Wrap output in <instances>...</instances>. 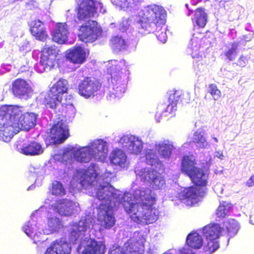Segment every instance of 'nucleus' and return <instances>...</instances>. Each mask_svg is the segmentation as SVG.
<instances>
[{
  "mask_svg": "<svg viewBox=\"0 0 254 254\" xmlns=\"http://www.w3.org/2000/svg\"><path fill=\"white\" fill-rule=\"evenodd\" d=\"M20 108L21 114L15 118H12L19 130L28 131L34 127L36 124L37 115L33 113H24L23 107L14 105Z\"/></svg>",
  "mask_w": 254,
  "mask_h": 254,
  "instance_id": "obj_12",
  "label": "nucleus"
},
{
  "mask_svg": "<svg viewBox=\"0 0 254 254\" xmlns=\"http://www.w3.org/2000/svg\"><path fill=\"white\" fill-rule=\"evenodd\" d=\"M10 90L15 97L21 99H29L33 92L30 84L27 80L20 78L13 81Z\"/></svg>",
  "mask_w": 254,
  "mask_h": 254,
  "instance_id": "obj_11",
  "label": "nucleus"
},
{
  "mask_svg": "<svg viewBox=\"0 0 254 254\" xmlns=\"http://www.w3.org/2000/svg\"><path fill=\"white\" fill-rule=\"evenodd\" d=\"M192 58L195 60V63L197 64L198 62H200V64L202 65L203 58L201 55L199 54V53L196 54L193 52L191 53Z\"/></svg>",
  "mask_w": 254,
  "mask_h": 254,
  "instance_id": "obj_47",
  "label": "nucleus"
},
{
  "mask_svg": "<svg viewBox=\"0 0 254 254\" xmlns=\"http://www.w3.org/2000/svg\"><path fill=\"white\" fill-rule=\"evenodd\" d=\"M238 43H232L231 44V48L224 53L225 56L230 61H231L234 59L237 54V50L238 47Z\"/></svg>",
  "mask_w": 254,
  "mask_h": 254,
  "instance_id": "obj_41",
  "label": "nucleus"
},
{
  "mask_svg": "<svg viewBox=\"0 0 254 254\" xmlns=\"http://www.w3.org/2000/svg\"><path fill=\"white\" fill-rule=\"evenodd\" d=\"M20 149V152L23 154L30 156L38 155L44 152V149L42 145L35 141L24 143Z\"/></svg>",
  "mask_w": 254,
  "mask_h": 254,
  "instance_id": "obj_27",
  "label": "nucleus"
},
{
  "mask_svg": "<svg viewBox=\"0 0 254 254\" xmlns=\"http://www.w3.org/2000/svg\"><path fill=\"white\" fill-rule=\"evenodd\" d=\"M203 244L202 237L196 232L190 233L187 237L186 244L190 248L200 249Z\"/></svg>",
  "mask_w": 254,
  "mask_h": 254,
  "instance_id": "obj_31",
  "label": "nucleus"
},
{
  "mask_svg": "<svg viewBox=\"0 0 254 254\" xmlns=\"http://www.w3.org/2000/svg\"><path fill=\"white\" fill-rule=\"evenodd\" d=\"M111 162L115 165L125 167L127 162V156L121 149H115L112 153Z\"/></svg>",
  "mask_w": 254,
  "mask_h": 254,
  "instance_id": "obj_32",
  "label": "nucleus"
},
{
  "mask_svg": "<svg viewBox=\"0 0 254 254\" xmlns=\"http://www.w3.org/2000/svg\"><path fill=\"white\" fill-rule=\"evenodd\" d=\"M47 224L49 227V231L51 233L57 231L60 228L61 225L59 219L56 217L49 218Z\"/></svg>",
  "mask_w": 254,
  "mask_h": 254,
  "instance_id": "obj_40",
  "label": "nucleus"
},
{
  "mask_svg": "<svg viewBox=\"0 0 254 254\" xmlns=\"http://www.w3.org/2000/svg\"><path fill=\"white\" fill-rule=\"evenodd\" d=\"M207 14L205 12L204 8L200 7L195 10L194 19L199 27H205L207 22Z\"/></svg>",
  "mask_w": 254,
  "mask_h": 254,
  "instance_id": "obj_36",
  "label": "nucleus"
},
{
  "mask_svg": "<svg viewBox=\"0 0 254 254\" xmlns=\"http://www.w3.org/2000/svg\"><path fill=\"white\" fill-rule=\"evenodd\" d=\"M106 245L102 241H97L94 238L86 240L81 254H104Z\"/></svg>",
  "mask_w": 254,
  "mask_h": 254,
  "instance_id": "obj_17",
  "label": "nucleus"
},
{
  "mask_svg": "<svg viewBox=\"0 0 254 254\" xmlns=\"http://www.w3.org/2000/svg\"><path fill=\"white\" fill-rule=\"evenodd\" d=\"M114 73V72L111 71V75L112 78H113L114 76V75H113Z\"/></svg>",
  "mask_w": 254,
  "mask_h": 254,
  "instance_id": "obj_52",
  "label": "nucleus"
},
{
  "mask_svg": "<svg viewBox=\"0 0 254 254\" xmlns=\"http://www.w3.org/2000/svg\"><path fill=\"white\" fill-rule=\"evenodd\" d=\"M208 88V93L212 96L214 100H216L221 97V92L215 84H209Z\"/></svg>",
  "mask_w": 254,
  "mask_h": 254,
  "instance_id": "obj_42",
  "label": "nucleus"
},
{
  "mask_svg": "<svg viewBox=\"0 0 254 254\" xmlns=\"http://www.w3.org/2000/svg\"><path fill=\"white\" fill-rule=\"evenodd\" d=\"M227 229H228V232H231V231L230 228H229L228 227H227Z\"/></svg>",
  "mask_w": 254,
  "mask_h": 254,
  "instance_id": "obj_53",
  "label": "nucleus"
},
{
  "mask_svg": "<svg viewBox=\"0 0 254 254\" xmlns=\"http://www.w3.org/2000/svg\"><path fill=\"white\" fill-rule=\"evenodd\" d=\"M97 4L94 0H80L76 10L77 19L85 20L93 17L96 13Z\"/></svg>",
  "mask_w": 254,
  "mask_h": 254,
  "instance_id": "obj_13",
  "label": "nucleus"
},
{
  "mask_svg": "<svg viewBox=\"0 0 254 254\" xmlns=\"http://www.w3.org/2000/svg\"><path fill=\"white\" fill-rule=\"evenodd\" d=\"M69 34L68 25L66 22H58L52 34L53 41L63 44L67 42Z\"/></svg>",
  "mask_w": 254,
  "mask_h": 254,
  "instance_id": "obj_16",
  "label": "nucleus"
},
{
  "mask_svg": "<svg viewBox=\"0 0 254 254\" xmlns=\"http://www.w3.org/2000/svg\"><path fill=\"white\" fill-rule=\"evenodd\" d=\"M70 234L72 236L74 237L75 239H77L79 237L81 234V231L79 230L78 228H76L75 229H72L70 232Z\"/></svg>",
  "mask_w": 254,
  "mask_h": 254,
  "instance_id": "obj_48",
  "label": "nucleus"
},
{
  "mask_svg": "<svg viewBox=\"0 0 254 254\" xmlns=\"http://www.w3.org/2000/svg\"><path fill=\"white\" fill-rule=\"evenodd\" d=\"M59 50L55 45H45L41 50L40 64L44 70L53 69L57 61Z\"/></svg>",
  "mask_w": 254,
  "mask_h": 254,
  "instance_id": "obj_10",
  "label": "nucleus"
},
{
  "mask_svg": "<svg viewBox=\"0 0 254 254\" xmlns=\"http://www.w3.org/2000/svg\"><path fill=\"white\" fill-rule=\"evenodd\" d=\"M188 94L183 92L181 90H175L170 94L169 97V104L165 110V112L171 115L172 116L175 115L177 111V105L178 103H188L190 99H188Z\"/></svg>",
  "mask_w": 254,
  "mask_h": 254,
  "instance_id": "obj_15",
  "label": "nucleus"
},
{
  "mask_svg": "<svg viewBox=\"0 0 254 254\" xmlns=\"http://www.w3.org/2000/svg\"><path fill=\"white\" fill-rule=\"evenodd\" d=\"M21 114L20 108L13 105H4L0 107V139L8 142L18 132L12 118Z\"/></svg>",
  "mask_w": 254,
  "mask_h": 254,
  "instance_id": "obj_3",
  "label": "nucleus"
},
{
  "mask_svg": "<svg viewBox=\"0 0 254 254\" xmlns=\"http://www.w3.org/2000/svg\"><path fill=\"white\" fill-rule=\"evenodd\" d=\"M95 195L99 200L105 201V203H101L111 205V201L116 197V194L114 188L107 184L105 185H99L95 192Z\"/></svg>",
  "mask_w": 254,
  "mask_h": 254,
  "instance_id": "obj_18",
  "label": "nucleus"
},
{
  "mask_svg": "<svg viewBox=\"0 0 254 254\" xmlns=\"http://www.w3.org/2000/svg\"><path fill=\"white\" fill-rule=\"evenodd\" d=\"M166 15L162 7L156 4L146 6L139 21L138 32L142 35L153 32L155 28L165 25Z\"/></svg>",
  "mask_w": 254,
  "mask_h": 254,
  "instance_id": "obj_2",
  "label": "nucleus"
},
{
  "mask_svg": "<svg viewBox=\"0 0 254 254\" xmlns=\"http://www.w3.org/2000/svg\"><path fill=\"white\" fill-rule=\"evenodd\" d=\"M140 200L133 202L132 194L125 193L122 197V204L127 213L134 222L137 224H149L155 222L158 219V211L153 207L156 202L151 195V190L145 189L140 190Z\"/></svg>",
  "mask_w": 254,
  "mask_h": 254,
  "instance_id": "obj_1",
  "label": "nucleus"
},
{
  "mask_svg": "<svg viewBox=\"0 0 254 254\" xmlns=\"http://www.w3.org/2000/svg\"><path fill=\"white\" fill-rule=\"evenodd\" d=\"M221 232L218 224H210L202 228V233L206 239H218Z\"/></svg>",
  "mask_w": 254,
  "mask_h": 254,
  "instance_id": "obj_30",
  "label": "nucleus"
},
{
  "mask_svg": "<svg viewBox=\"0 0 254 254\" xmlns=\"http://www.w3.org/2000/svg\"><path fill=\"white\" fill-rule=\"evenodd\" d=\"M232 209V206L228 203L223 202L218 207L216 215L217 217L219 218H224L226 216L228 215L229 211Z\"/></svg>",
  "mask_w": 254,
  "mask_h": 254,
  "instance_id": "obj_37",
  "label": "nucleus"
},
{
  "mask_svg": "<svg viewBox=\"0 0 254 254\" xmlns=\"http://www.w3.org/2000/svg\"><path fill=\"white\" fill-rule=\"evenodd\" d=\"M180 254H191V253L189 252V249L187 248H183L181 250H180Z\"/></svg>",
  "mask_w": 254,
  "mask_h": 254,
  "instance_id": "obj_50",
  "label": "nucleus"
},
{
  "mask_svg": "<svg viewBox=\"0 0 254 254\" xmlns=\"http://www.w3.org/2000/svg\"><path fill=\"white\" fill-rule=\"evenodd\" d=\"M212 138L214 139V140L215 141V142H218V140L216 137H213Z\"/></svg>",
  "mask_w": 254,
  "mask_h": 254,
  "instance_id": "obj_51",
  "label": "nucleus"
},
{
  "mask_svg": "<svg viewBox=\"0 0 254 254\" xmlns=\"http://www.w3.org/2000/svg\"><path fill=\"white\" fill-rule=\"evenodd\" d=\"M103 140L99 139L93 142L90 146H85L76 150L74 153L75 159L81 163L89 162L91 157L99 158L105 149Z\"/></svg>",
  "mask_w": 254,
  "mask_h": 254,
  "instance_id": "obj_6",
  "label": "nucleus"
},
{
  "mask_svg": "<svg viewBox=\"0 0 254 254\" xmlns=\"http://www.w3.org/2000/svg\"><path fill=\"white\" fill-rule=\"evenodd\" d=\"M196 65L198 67V66L199 65V64H197Z\"/></svg>",
  "mask_w": 254,
  "mask_h": 254,
  "instance_id": "obj_54",
  "label": "nucleus"
},
{
  "mask_svg": "<svg viewBox=\"0 0 254 254\" xmlns=\"http://www.w3.org/2000/svg\"><path fill=\"white\" fill-rule=\"evenodd\" d=\"M75 206L72 201L63 199L56 203L55 209L61 215L69 216L73 213Z\"/></svg>",
  "mask_w": 254,
  "mask_h": 254,
  "instance_id": "obj_24",
  "label": "nucleus"
},
{
  "mask_svg": "<svg viewBox=\"0 0 254 254\" xmlns=\"http://www.w3.org/2000/svg\"><path fill=\"white\" fill-rule=\"evenodd\" d=\"M111 48L116 52H120L127 49L128 45L125 39L118 35L112 37L110 40Z\"/></svg>",
  "mask_w": 254,
  "mask_h": 254,
  "instance_id": "obj_33",
  "label": "nucleus"
},
{
  "mask_svg": "<svg viewBox=\"0 0 254 254\" xmlns=\"http://www.w3.org/2000/svg\"><path fill=\"white\" fill-rule=\"evenodd\" d=\"M80 183L82 187L87 189L94 185L98 175L93 168H87L78 172Z\"/></svg>",
  "mask_w": 254,
  "mask_h": 254,
  "instance_id": "obj_22",
  "label": "nucleus"
},
{
  "mask_svg": "<svg viewBox=\"0 0 254 254\" xmlns=\"http://www.w3.org/2000/svg\"><path fill=\"white\" fill-rule=\"evenodd\" d=\"M145 156L146 162L148 164L152 165L156 161V156L152 150L146 151Z\"/></svg>",
  "mask_w": 254,
  "mask_h": 254,
  "instance_id": "obj_45",
  "label": "nucleus"
},
{
  "mask_svg": "<svg viewBox=\"0 0 254 254\" xmlns=\"http://www.w3.org/2000/svg\"><path fill=\"white\" fill-rule=\"evenodd\" d=\"M248 60L249 58L248 57L242 55L237 61V64L240 66L244 67L248 62Z\"/></svg>",
  "mask_w": 254,
  "mask_h": 254,
  "instance_id": "obj_46",
  "label": "nucleus"
},
{
  "mask_svg": "<svg viewBox=\"0 0 254 254\" xmlns=\"http://www.w3.org/2000/svg\"><path fill=\"white\" fill-rule=\"evenodd\" d=\"M162 26L159 28H155L153 32H155V35L157 37L158 39L162 43H165L167 40V36L165 29H164L162 31V27L164 26Z\"/></svg>",
  "mask_w": 254,
  "mask_h": 254,
  "instance_id": "obj_44",
  "label": "nucleus"
},
{
  "mask_svg": "<svg viewBox=\"0 0 254 254\" xmlns=\"http://www.w3.org/2000/svg\"><path fill=\"white\" fill-rule=\"evenodd\" d=\"M139 244L138 242L127 241L124 244L125 250L123 251L120 247L110 251V254H141L138 246Z\"/></svg>",
  "mask_w": 254,
  "mask_h": 254,
  "instance_id": "obj_25",
  "label": "nucleus"
},
{
  "mask_svg": "<svg viewBox=\"0 0 254 254\" xmlns=\"http://www.w3.org/2000/svg\"><path fill=\"white\" fill-rule=\"evenodd\" d=\"M246 184V186L249 187L254 186V174L250 178L248 181H247Z\"/></svg>",
  "mask_w": 254,
  "mask_h": 254,
  "instance_id": "obj_49",
  "label": "nucleus"
},
{
  "mask_svg": "<svg viewBox=\"0 0 254 254\" xmlns=\"http://www.w3.org/2000/svg\"><path fill=\"white\" fill-rule=\"evenodd\" d=\"M207 179H206L205 184L193 183L194 186L186 188L182 192L181 199L190 206L200 201L207 194Z\"/></svg>",
  "mask_w": 254,
  "mask_h": 254,
  "instance_id": "obj_7",
  "label": "nucleus"
},
{
  "mask_svg": "<svg viewBox=\"0 0 254 254\" xmlns=\"http://www.w3.org/2000/svg\"><path fill=\"white\" fill-rule=\"evenodd\" d=\"M102 32V30L97 21L88 20L79 27L77 35L81 42L93 43L101 35Z\"/></svg>",
  "mask_w": 254,
  "mask_h": 254,
  "instance_id": "obj_8",
  "label": "nucleus"
},
{
  "mask_svg": "<svg viewBox=\"0 0 254 254\" xmlns=\"http://www.w3.org/2000/svg\"><path fill=\"white\" fill-rule=\"evenodd\" d=\"M23 229L26 234L28 236L31 237L35 243L36 242V240H35V237L37 235V230L34 229L32 227V224H27L25 225L23 227ZM37 241H40V240H38Z\"/></svg>",
  "mask_w": 254,
  "mask_h": 254,
  "instance_id": "obj_43",
  "label": "nucleus"
},
{
  "mask_svg": "<svg viewBox=\"0 0 254 254\" xmlns=\"http://www.w3.org/2000/svg\"><path fill=\"white\" fill-rule=\"evenodd\" d=\"M145 179L148 181L154 189L159 190L165 185V180L157 175V172L154 170L148 171L145 175Z\"/></svg>",
  "mask_w": 254,
  "mask_h": 254,
  "instance_id": "obj_29",
  "label": "nucleus"
},
{
  "mask_svg": "<svg viewBox=\"0 0 254 254\" xmlns=\"http://www.w3.org/2000/svg\"><path fill=\"white\" fill-rule=\"evenodd\" d=\"M196 165L195 160L192 155H184L181 162V172L188 176L193 183L205 184L208 177L202 169Z\"/></svg>",
  "mask_w": 254,
  "mask_h": 254,
  "instance_id": "obj_5",
  "label": "nucleus"
},
{
  "mask_svg": "<svg viewBox=\"0 0 254 254\" xmlns=\"http://www.w3.org/2000/svg\"><path fill=\"white\" fill-rule=\"evenodd\" d=\"M70 247L65 242L56 241L48 248L45 254H70Z\"/></svg>",
  "mask_w": 254,
  "mask_h": 254,
  "instance_id": "obj_28",
  "label": "nucleus"
},
{
  "mask_svg": "<svg viewBox=\"0 0 254 254\" xmlns=\"http://www.w3.org/2000/svg\"><path fill=\"white\" fill-rule=\"evenodd\" d=\"M51 192L52 194L55 195H63L65 194V190L63 185L57 181H54L52 182Z\"/></svg>",
  "mask_w": 254,
  "mask_h": 254,
  "instance_id": "obj_39",
  "label": "nucleus"
},
{
  "mask_svg": "<svg viewBox=\"0 0 254 254\" xmlns=\"http://www.w3.org/2000/svg\"><path fill=\"white\" fill-rule=\"evenodd\" d=\"M67 81L64 79H59L50 88L43 100V104L47 108L56 109L61 105L63 107L62 112L65 114H73L75 109L71 103H66L62 102L64 94L67 93Z\"/></svg>",
  "mask_w": 254,
  "mask_h": 254,
  "instance_id": "obj_4",
  "label": "nucleus"
},
{
  "mask_svg": "<svg viewBox=\"0 0 254 254\" xmlns=\"http://www.w3.org/2000/svg\"><path fill=\"white\" fill-rule=\"evenodd\" d=\"M174 146L172 144L165 142H159L155 144V148L160 155L164 158L169 159L172 154Z\"/></svg>",
  "mask_w": 254,
  "mask_h": 254,
  "instance_id": "obj_34",
  "label": "nucleus"
},
{
  "mask_svg": "<svg viewBox=\"0 0 254 254\" xmlns=\"http://www.w3.org/2000/svg\"><path fill=\"white\" fill-rule=\"evenodd\" d=\"M52 138L57 139L60 143L63 142L69 136L68 129L63 120L59 121L51 128Z\"/></svg>",
  "mask_w": 254,
  "mask_h": 254,
  "instance_id": "obj_20",
  "label": "nucleus"
},
{
  "mask_svg": "<svg viewBox=\"0 0 254 254\" xmlns=\"http://www.w3.org/2000/svg\"><path fill=\"white\" fill-rule=\"evenodd\" d=\"M66 58L74 64H81L86 61V53L81 46L74 47L67 51Z\"/></svg>",
  "mask_w": 254,
  "mask_h": 254,
  "instance_id": "obj_23",
  "label": "nucleus"
},
{
  "mask_svg": "<svg viewBox=\"0 0 254 254\" xmlns=\"http://www.w3.org/2000/svg\"><path fill=\"white\" fill-rule=\"evenodd\" d=\"M30 31L31 35L36 39L42 41H45L48 37L46 28L43 23L40 20H34L29 24Z\"/></svg>",
  "mask_w": 254,
  "mask_h": 254,
  "instance_id": "obj_21",
  "label": "nucleus"
},
{
  "mask_svg": "<svg viewBox=\"0 0 254 254\" xmlns=\"http://www.w3.org/2000/svg\"><path fill=\"white\" fill-rule=\"evenodd\" d=\"M121 141L123 147L130 154L137 155L142 150V142L134 137L125 136L121 138Z\"/></svg>",
  "mask_w": 254,
  "mask_h": 254,
  "instance_id": "obj_19",
  "label": "nucleus"
},
{
  "mask_svg": "<svg viewBox=\"0 0 254 254\" xmlns=\"http://www.w3.org/2000/svg\"><path fill=\"white\" fill-rule=\"evenodd\" d=\"M139 244L138 242L127 241L124 244L125 250L123 251L120 247L110 251V254H141L138 246Z\"/></svg>",
  "mask_w": 254,
  "mask_h": 254,
  "instance_id": "obj_26",
  "label": "nucleus"
},
{
  "mask_svg": "<svg viewBox=\"0 0 254 254\" xmlns=\"http://www.w3.org/2000/svg\"><path fill=\"white\" fill-rule=\"evenodd\" d=\"M97 218L101 224L106 229H110L115 223L114 217L109 212L112 210V205L101 203L98 206Z\"/></svg>",
  "mask_w": 254,
  "mask_h": 254,
  "instance_id": "obj_14",
  "label": "nucleus"
},
{
  "mask_svg": "<svg viewBox=\"0 0 254 254\" xmlns=\"http://www.w3.org/2000/svg\"><path fill=\"white\" fill-rule=\"evenodd\" d=\"M191 142L199 148H206L209 145L203 131H195Z\"/></svg>",
  "mask_w": 254,
  "mask_h": 254,
  "instance_id": "obj_35",
  "label": "nucleus"
},
{
  "mask_svg": "<svg viewBox=\"0 0 254 254\" xmlns=\"http://www.w3.org/2000/svg\"><path fill=\"white\" fill-rule=\"evenodd\" d=\"M207 243L204 247V250L209 254L214 253L219 248L218 239H206Z\"/></svg>",
  "mask_w": 254,
  "mask_h": 254,
  "instance_id": "obj_38",
  "label": "nucleus"
},
{
  "mask_svg": "<svg viewBox=\"0 0 254 254\" xmlns=\"http://www.w3.org/2000/svg\"><path fill=\"white\" fill-rule=\"evenodd\" d=\"M100 81L93 77L87 76L83 78L78 86L79 94L85 99L93 98L101 88Z\"/></svg>",
  "mask_w": 254,
  "mask_h": 254,
  "instance_id": "obj_9",
  "label": "nucleus"
}]
</instances>
